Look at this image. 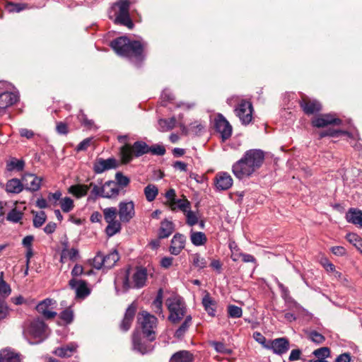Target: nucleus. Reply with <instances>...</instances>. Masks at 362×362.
I'll use <instances>...</instances> for the list:
<instances>
[{
    "label": "nucleus",
    "mask_w": 362,
    "mask_h": 362,
    "mask_svg": "<svg viewBox=\"0 0 362 362\" xmlns=\"http://www.w3.org/2000/svg\"><path fill=\"white\" fill-rule=\"evenodd\" d=\"M110 45L117 54L128 58L138 68L146 60L147 43L144 41L131 40L126 36H121L112 40Z\"/></svg>",
    "instance_id": "f257e3e1"
},
{
    "label": "nucleus",
    "mask_w": 362,
    "mask_h": 362,
    "mask_svg": "<svg viewBox=\"0 0 362 362\" xmlns=\"http://www.w3.org/2000/svg\"><path fill=\"white\" fill-rule=\"evenodd\" d=\"M264 160V153L259 149H250L232 166V172L239 180L249 177L258 170Z\"/></svg>",
    "instance_id": "f03ea898"
},
{
    "label": "nucleus",
    "mask_w": 362,
    "mask_h": 362,
    "mask_svg": "<svg viewBox=\"0 0 362 362\" xmlns=\"http://www.w3.org/2000/svg\"><path fill=\"white\" fill-rule=\"evenodd\" d=\"M137 322L140 325L141 334L149 341H153L156 339V329L158 323L157 317L146 310L139 313Z\"/></svg>",
    "instance_id": "7ed1b4c3"
},
{
    "label": "nucleus",
    "mask_w": 362,
    "mask_h": 362,
    "mask_svg": "<svg viewBox=\"0 0 362 362\" xmlns=\"http://www.w3.org/2000/svg\"><path fill=\"white\" fill-rule=\"evenodd\" d=\"M148 145L143 141H135L132 145L125 143L119 148V156L122 164L129 163L134 157L139 158L148 153Z\"/></svg>",
    "instance_id": "20e7f679"
},
{
    "label": "nucleus",
    "mask_w": 362,
    "mask_h": 362,
    "mask_svg": "<svg viewBox=\"0 0 362 362\" xmlns=\"http://www.w3.org/2000/svg\"><path fill=\"white\" fill-rule=\"evenodd\" d=\"M130 4V0H118L112 4V9L115 14V24L132 29L134 25L129 15Z\"/></svg>",
    "instance_id": "39448f33"
},
{
    "label": "nucleus",
    "mask_w": 362,
    "mask_h": 362,
    "mask_svg": "<svg viewBox=\"0 0 362 362\" xmlns=\"http://www.w3.org/2000/svg\"><path fill=\"white\" fill-rule=\"evenodd\" d=\"M129 272L130 269H127L125 271L122 281L123 288L125 290H128L132 287L134 288H141L146 286L148 276L146 268L141 266L136 267V271L132 276L133 286L131 285L129 281Z\"/></svg>",
    "instance_id": "423d86ee"
},
{
    "label": "nucleus",
    "mask_w": 362,
    "mask_h": 362,
    "mask_svg": "<svg viewBox=\"0 0 362 362\" xmlns=\"http://www.w3.org/2000/svg\"><path fill=\"white\" fill-rule=\"evenodd\" d=\"M170 315L168 320L173 324L178 323L185 315L187 308L182 298L174 297L166 300Z\"/></svg>",
    "instance_id": "0eeeda50"
},
{
    "label": "nucleus",
    "mask_w": 362,
    "mask_h": 362,
    "mask_svg": "<svg viewBox=\"0 0 362 362\" xmlns=\"http://www.w3.org/2000/svg\"><path fill=\"white\" fill-rule=\"evenodd\" d=\"M103 212L104 219L108 223L105 228L107 235L111 237L120 232L122 224L120 221L116 220L118 214L117 209L115 207H108L104 209Z\"/></svg>",
    "instance_id": "6e6552de"
},
{
    "label": "nucleus",
    "mask_w": 362,
    "mask_h": 362,
    "mask_svg": "<svg viewBox=\"0 0 362 362\" xmlns=\"http://www.w3.org/2000/svg\"><path fill=\"white\" fill-rule=\"evenodd\" d=\"M47 325L42 320L36 318L29 323L24 333L37 339V342H41L47 337Z\"/></svg>",
    "instance_id": "1a4fd4ad"
},
{
    "label": "nucleus",
    "mask_w": 362,
    "mask_h": 362,
    "mask_svg": "<svg viewBox=\"0 0 362 362\" xmlns=\"http://www.w3.org/2000/svg\"><path fill=\"white\" fill-rule=\"evenodd\" d=\"M298 104L306 115L318 114L322 110V105L318 100L310 98L304 93H300Z\"/></svg>",
    "instance_id": "9d476101"
},
{
    "label": "nucleus",
    "mask_w": 362,
    "mask_h": 362,
    "mask_svg": "<svg viewBox=\"0 0 362 362\" xmlns=\"http://www.w3.org/2000/svg\"><path fill=\"white\" fill-rule=\"evenodd\" d=\"M235 111L243 124L247 125L252 122L253 107L251 102L242 100Z\"/></svg>",
    "instance_id": "9b49d317"
},
{
    "label": "nucleus",
    "mask_w": 362,
    "mask_h": 362,
    "mask_svg": "<svg viewBox=\"0 0 362 362\" xmlns=\"http://www.w3.org/2000/svg\"><path fill=\"white\" fill-rule=\"evenodd\" d=\"M342 120L332 114H320L311 119V124L314 127L324 128L329 125L339 126Z\"/></svg>",
    "instance_id": "f8f14e48"
},
{
    "label": "nucleus",
    "mask_w": 362,
    "mask_h": 362,
    "mask_svg": "<svg viewBox=\"0 0 362 362\" xmlns=\"http://www.w3.org/2000/svg\"><path fill=\"white\" fill-rule=\"evenodd\" d=\"M215 130L220 134L223 141L228 139L233 132L232 126L223 115L218 114L214 120Z\"/></svg>",
    "instance_id": "ddd939ff"
},
{
    "label": "nucleus",
    "mask_w": 362,
    "mask_h": 362,
    "mask_svg": "<svg viewBox=\"0 0 362 362\" xmlns=\"http://www.w3.org/2000/svg\"><path fill=\"white\" fill-rule=\"evenodd\" d=\"M266 349H272L277 355L286 354L290 349V341L286 337H280L268 341Z\"/></svg>",
    "instance_id": "4468645a"
},
{
    "label": "nucleus",
    "mask_w": 362,
    "mask_h": 362,
    "mask_svg": "<svg viewBox=\"0 0 362 362\" xmlns=\"http://www.w3.org/2000/svg\"><path fill=\"white\" fill-rule=\"evenodd\" d=\"M121 223H129L135 216L134 204L132 201L120 202L117 211Z\"/></svg>",
    "instance_id": "2eb2a0df"
},
{
    "label": "nucleus",
    "mask_w": 362,
    "mask_h": 362,
    "mask_svg": "<svg viewBox=\"0 0 362 362\" xmlns=\"http://www.w3.org/2000/svg\"><path fill=\"white\" fill-rule=\"evenodd\" d=\"M117 167V163L115 158H110L103 159L97 158L93 164V170L95 174H100L105 170L115 169Z\"/></svg>",
    "instance_id": "dca6fc26"
},
{
    "label": "nucleus",
    "mask_w": 362,
    "mask_h": 362,
    "mask_svg": "<svg viewBox=\"0 0 362 362\" xmlns=\"http://www.w3.org/2000/svg\"><path fill=\"white\" fill-rule=\"evenodd\" d=\"M71 288H76V296L78 298H85L90 293V289L85 280H76L74 278L69 281Z\"/></svg>",
    "instance_id": "f3484780"
},
{
    "label": "nucleus",
    "mask_w": 362,
    "mask_h": 362,
    "mask_svg": "<svg viewBox=\"0 0 362 362\" xmlns=\"http://www.w3.org/2000/svg\"><path fill=\"white\" fill-rule=\"evenodd\" d=\"M42 180L41 177L31 173L25 174L22 178L24 189L30 192L37 191L40 188Z\"/></svg>",
    "instance_id": "a211bd4d"
},
{
    "label": "nucleus",
    "mask_w": 362,
    "mask_h": 362,
    "mask_svg": "<svg viewBox=\"0 0 362 362\" xmlns=\"http://www.w3.org/2000/svg\"><path fill=\"white\" fill-rule=\"evenodd\" d=\"M233 180L231 176L226 172L217 173L214 177V184L218 190H227L233 185Z\"/></svg>",
    "instance_id": "6ab92c4d"
},
{
    "label": "nucleus",
    "mask_w": 362,
    "mask_h": 362,
    "mask_svg": "<svg viewBox=\"0 0 362 362\" xmlns=\"http://www.w3.org/2000/svg\"><path fill=\"white\" fill-rule=\"evenodd\" d=\"M136 305L132 303L127 308L123 320H122L119 327L123 332H127L132 327V324L136 313Z\"/></svg>",
    "instance_id": "aec40b11"
},
{
    "label": "nucleus",
    "mask_w": 362,
    "mask_h": 362,
    "mask_svg": "<svg viewBox=\"0 0 362 362\" xmlns=\"http://www.w3.org/2000/svg\"><path fill=\"white\" fill-rule=\"evenodd\" d=\"M133 349L137 351L141 354H146L148 351V346L141 337V333L139 330H134L132 335Z\"/></svg>",
    "instance_id": "412c9836"
},
{
    "label": "nucleus",
    "mask_w": 362,
    "mask_h": 362,
    "mask_svg": "<svg viewBox=\"0 0 362 362\" xmlns=\"http://www.w3.org/2000/svg\"><path fill=\"white\" fill-rule=\"evenodd\" d=\"M186 238L179 233L174 235L171 240V245L169 248L170 252L173 255H178L185 248Z\"/></svg>",
    "instance_id": "4be33fe9"
},
{
    "label": "nucleus",
    "mask_w": 362,
    "mask_h": 362,
    "mask_svg": "<svg viewBox=\"0 0 362 362\" xmlns=\"http://www.w3.org/2000/svg\"><path fill=\"white\" fill-rule=\"evenodd\" d=\"M54 302L55 301L52 299L46 298L37 304L36 310L39 313L42 314L45 319H53L57 315V313L49 310V308Z\"/></svg>",
    "instance_id": "5701e85b"
},
{
    "label": "nucleus",
    "mask_w": 362,
    "mask_h": 362,
    "mask_svg": "<svg viewBox=\"0 0 362 362\" xmlns=\"http://www.w3.org/2000/svg\"><path fill=\"white\" fill-rule=\"evenodd\" d=\"M18 100V96L14 93L6 91L0 93V112L15 104Z\"/></svg>",
    "instance_id": "b1692460"
},
{
    "label": "nucleus",
    "mask_w": 362,
    "mask_h": 362,
    "mask_svg": "<svg viewBox=\"0 0 362 362\" xmlns=\"http://www.w3.org/2000/svg\"><path fill=\"white\" fill-rule=\"evenodd\" d=\"M165 204L173 211L179 209L182 212L185 213L187 209L191 208V204L185 197H184L183 199H177L176 197H174V199L165 201Z\"/></svg>",
    "instance_id": "393cba45"
},
{
    "label": "nucleus",
    "mask_w": 362,
    "mask_h": 362,
    "mask_svg": "<svg viewBox=\"0 0 362 362\" xmlns=\"http://www.w3.org/2000/svg\"><path fill=\"white\" fill-rule=\"evenodd\" d=\"M77 348V344L74 343H69L57 348L53 353L61 358H69L72 356L76 352Z\"/></svg>",
    "instance_id": "a878e982"
},
{
    "label": "nucleus",
    "mask_w": 362,
    "mask_h": 362,
    "mask_svg": "<svg viewBox=\"0 0 362 362\" xmlns=\"http://www.w3.org/2000/svg\"><path fill=\"white\" fill-rule=\"evenodd\" d=\"M194 360V354L189 351L181 350L172 355L169 362H193Z\"/></svg>",
    "instance_id": "bb28decb"
},
{
    "label": "nucleus",
    "mask_w": 362,
    "mask_h": 362,
    "mask_svg": "<svg viewBox=\"0 0 362 362\" xmlns=\"http://www.w3.org/2000/svg\"><path fill=\"white\" fill-rule=\"evenodd\" d=\"M175 230V224L167 219H164L160 223V227L158 230V237L160 239L168 238Z\"/></svg>",
    "instance_id": "cd10ccee"
},
{
    "label": "nucleus",
    "mask_w": 362,
    "mask_h": 362,
    "mask_svg": "<svg viewBox=\"0 0 362 362\" xmlns=\"http://www.w3.org/2000/svg\"><path fill=\"white\" fill-rule=\"evenodd\" d=\"M346 221L354 225L362 227V211L355 208L349 209L346 215Z\"/></svg>",
    "instance_id": "c85d7f7f"
},
{
    "label": "nucleus",
    "mask_w": 362,
    "mask_h": 362,
    "mask_svg": "<svg viewBox=\"0 0 362 362\" xmlns=\"http://www.w3.org/2000/svg\"><path fill=\"white\" fill-rule=\"evenodd\" d=\"M0 362H22L21 355L15 351L4 349L0 351Z\"/></svg>",
    "instance_id": "c756f323"
},
{
    "label": "nucleus",
    "mask_w": 362,
    "mask_h": 362,
    "mask_svg": "<svg viewBox=\"0 0 362 362\" xmlns=\"http://www.w3.org/2000/svg\"><path fill=\"white\" fill-rule=\"evenodd\" d=\"M89 189L90 186H88V185L77 184L69 187L68 192L79 199L85 197L88 194Z\"/></svg>",
    "instance_id": "7c9ffc66"
},
{
    "label": "nucleus",
    "mask_w": 362,
    "mask_h": 362,
    "mask_svg": "<svg viewBox=\"0 0 362 362\" xmlns=\"http://www.w3.org/2000/svg\"><path fill=\"white\" fill-rule=\"evenodd\" d=\"M340 135H345L350 138L352 137V134L346 130L334 129L332 128H329L327 129L321 131L318 134L319 139H321L326 136L338 137Z\"/></svg>",
    "instance_id": "2f4dec72"
},
{
    "label": "nucleus",
    "mask_w": 362,
    "mask_h": 362,
    "mask_svg": "<svg viewBox=\"0 0 362 362\" xmlns=\"http://www.w3.org/2000/svg\"><path fill=\"white\" fill-rule=\"evenodd\" d=\"M24 185L18 178H13L6 182V191L9 193L18 194L23 191Z\"/></svg>",
    "instance_id": "473e14b6"
},
{
    "label": "nucleus",
    "mask_w": 362,
    "mask_h": 362,
    "mask_svg": "<svg viewBox=\"0 0 362 362\" xmlns=\"http://www.w3.org/2000/svg\"><path fill=\"white\" fill-rule=\"evenodd\" d=\"M202 304L203 306L204 307L205 310L208 313L209 315H215L216 303L214 300L212 299L209 293H206V294L202 298Z\"/></svg>",
    "instance_id": "72a5a7b5"
},
{
    "label": "nucleus",
    "mask_w": 362,
    "mask_h": 362,
    "mask_svg": "<svg viewBox=\"0 0 362 362\" xmlns=\"http://www.w3.org/2000/svg\"><path fill=\"white\" fill-rule=\"evenodd\" d=\"M104 197L112 198L117 196L119 193V189L114 181H107L104 184Z\"/></svg>",
    "instance_id": "f704fd0d"
},
{
    "label": "nucleus",
    "mask_w": 362,
    "mask_h": 362,
    "mask_svg": "<svg viewBox=\"0 0 362 362\" xmlns=\"http://www.w3.org/2000/svg\"><path fill=\"white\" fill-rule=\"evenodd\" d=\"M119 259V255L117 250H114L107 255H103L104 267L107 269L112 268Z\"/></svg>",
    "instance_id": "c9c22d12"
},
{
    "label": "nucleus",
    "mask_w": 362,
    "mask_h": 362,
    "mask_svg": "<svg viewBox=\"0 0 362 362\" xmlns=\"http://www.w3.org/2000/svg\"><path fill=\"white\" fill-rule=\"evenodd\" d=\"M230 248L231 250L230 258L232 259L233 261L237 262L240 257H242V261L244 262H253V263L256 262V259L255 258V257L253 255H250V254L242 253V252L234 253V251L232 249L231 244H230Z\"/></svg>",
    "instance_id": "e433bc0d"
},
{
    "label": "nucleus",
    "mask_w": 362,
    "mask_h": 362,
    "mask_svg": "<svg viewBox=\"0 0 362 362\" xmlns=\"http://www.w3.org/2000/svg\"><path fill=\"white\" fill-rule=\"evenodd\" d=\"M192 324V316L191 315H187L185 317V319L184 322L182 323V325L179 327V328L176 330L175 333V337L180 339L182 338L185 333L187 332L188 328Z\"/></svg>",
    "instance_id": "4c0bfd02"
},
{
    "label": "nucleus",
    "mask_w": 362,
    "mask_h": 362,
    "mask_svg": "<svg viewBox=\"0 0 362 362\" xmlns=\"http://www.w3.org/2000/svg\"><path fill=\"white\" fill-rule=\"evenodd\" d=\"M28 8V4L25 3H13L8 1L5 5V8L10 13H19Z\"/></svg>",
    "instance_id": "58836bf2"
},
{
    "label": "nucleus",
    "mask_w": 362,
    "mask_h": 362,
    "mask_svg": "<svg viewBox=\"0 0 362 362\" xmlns=\"http://www.w3.org/2000/svg\"><path fill=\"white\" fill-rule=\"evenodd\" d=\"M190 238L192 244L196 246L203 245L207 241L206 235L202 232H192Z\"/></svg>",
    "instance_id": "ea45409f"
},
{
    "label": "nucleus",
    "mask_w": 362,
    "mask_h": 362,
    "mask_svg": "<svg viewBox=\"0 0 362 362\" xmlns=\"http://www.w3.org/2000/svg\"><path fill=\"white\" fill-rule=\"evenodd\" d=\"M176 119L175 117H171L169 119H160L158 121L160 130L161 132H167L173 129L175 127Z\"/></svg>",
    "instance_id": "a19ab883"
},
{
    "label": "nucleus",
    "mask_w": 362,
    "mask_h": 362,
    "mask_svg": "<svg viewBox=\"0 0 362 362\" xmlns=\"http://www.w3.org/2000/svg\"><path fill=\"white\" fill-rule=\"evenodd\" d=\"M158 194V189L157 187H156L153 185H151V184L148 185L144 188V194H145L146 199L148 202L153 201L156 199Z\"/></svg>",
    "instance_id": "79ce46f5"
},
{
    "label": "nucleus",
    "mask_w": 362,
    "mask_h": 362,
    "mask_svg": "<svg viewBox=\"0 0 362 362\" xmlns=\"http://www.w3.org/2000/svg\"><path fill=\"white\" fill-rule=\"evenodd\" d=\"M23 216V212L18 211L16 207L12 209L6 216V220L12 223L20 222Z\"/></svg>",
    "instance_id": "37998d69"
},
{
    "label": "nucleus",
    "mask_w": 362,
    "mask_h": 362,
    "mask_svg": "<svg viewBox=\"0 0 362 362\" xmlns=\"http://www.w3.org/2000/svg\"><path fill=\"white\" fill-rule=\"evenodd\" d=\"M7 170L8 171L17 170L22 171L25 167V162L23 160H18L15 158H12L11 161L7 163Z\"/></svg>",
    "instance_id": "c03bdc74"
},
{
    "label": "nucleus",
    "mask_w": 362,
    "mask_h": 362,
    "mask_svg": "<svg viewBox=\"0 0 362 362\" xmlns=\"http://www.w3.org/2000/svg\"><path fill=\"white\" fill-rule=\"evenodd\" d=\"M59 204L62 211L64 213H69L74 208L73 199L68 197L62 199L59 202Z\"/></svg>",
    "instance_id": "a18cd8bd"
},
{
    "label": "nucleus",
    "mask_w": 362,
    "mask_h": 362,
    "mask_svg": "<svg viewBox=\"0 0 362 362\" xmlns=\"http://www.w3.org/2000/svg\"><path fill=\"white\" fill-rule=\"evenodd\" d=\"M307 337L317 344H321L325 341V337L315 330L308 332Z\"/></svg>",
    "instance_id": "49530a36"
},
{
    "label": "nucleus",
    "mask_w": 362,
    "mask_h": 362,
    "mask_svg": "<svg viewBox=\"0 0 362 362\" xmlns=\"http://www.w3.org/2000/svg\"><path fill=\"white\" fill-rule=\"evenodd\" d=\"M162 305V289H160L156 299L152 303V308L153 311L157 314H161Z\"/></svg>",
    "instance_id": "de8ad7c7"
},
{
    "label": "nucleus",
    "mask_w": 362,
    "mask_h": 362,
    "mask_svg": "<svg viewBox=\"0 0 362 362\" xmlns=\"http://www.w3.org/2000/svg\"><path fill=\"white\" fill-rule=\"evenodd\" d=\"M192 264L195 267L204 269L206 267V261L202 257L199 253H195L191 256Z\"/></svg>",
    "instance_id": "09e8293b"
},
{
    "label": "nucleus",
    "mask_w": 362,
    "mask_h": 362,
    "mask_svg": "<svg viewBox=\"0 0 362 362\" xmlns=\"http://www.w3.org/2000/svg\"><path fill=\"white\" fill-rule=\"evenodd\" d=\"M209 344L218 353L226 354H230L232 353L231 349L226 348L223 342L211 341H209Z\"/></svg>",
    "instance_id": "8fccbe9b"
},
{
    "label": "nucleus",
    "mask_w": 362,
    "mask_h": 362,
    "mask_svg": "<svg viewBox=\"0 0 362 362\" xmlns=\"http://www.w3.org/2000/svg\"><path fill=\"white\" fill-rule=\"evenodd\" d=\"M88 186H90V188L92 187V190L90 192V196L88 197V199H90L93 196L95 197H104V185L102 187H98V185H95L93 182H90Z\"/></svg>",
    "instance_id": "3c124183"
},
{
    "label": "nucleus",
    "mask_w": 362,
    "mask_h": 362,
    "mask_svg": "<svg viewBox=\"0 0 362 362\" xmlns=\"http://www.w3.org/2000/svg\"><path fill=\"white\" fill-rule=\"evenodd\" d=\"M313 354L317 358V359L320 358H327L330 356L331 351L329 347L323 346L319 349H315Z\"/></svg>",
    "instance_id": "603ef678"
},
{
    "label": "nucleus",
    "mask_w": 362,
    "mask_h": 362,
    "mask_svg": "<svg viewBox=\"0 0 362 362\" xmlns=\"http://www.w3.org/2000/svg\"><path fill=\"white\" fill-rule=\"evenodd\" d=\"M11 291L10 286L4 280V273L0 274V294L6 297L10 295Z\"/></svg>",
    "instance_id": "864d4df0"
},
{
    "label": "nucleus",
    "mask_w": 362,
    "mask_h": 362,
    "mask_svg": "<svg viewBox=\"0 0 362 362\" xmlns=\"http://www.w3.org/2000/svg\"><path fill=\"white\" fill-rule=\"evenodd\" d=\"M347 240L352 243L362 253V239L355 233H349L346 235Z\"/></svg>",
    "instance_id": "5fc2aeb1"
},
{
    "label": "nucleus",
    "mask_w": 362,
    "mask_h": 362,
    "mask_svg": "<svg viewBox=\"0 0 362 362\" xmlns=\"http://www.w3.org/2000/svg\"><path fill=\"white\" fill-rule=\"evenodd\" d=\"M47 216L45 211H41L39 213H36L33 218V226L35 228H40L45 222Z\"/></svg>",
    "instance_id": "6e6d98bb"
},
{
    "label": "nucleus",
    "mask_w": 362,
    "mask_h": 362,
    "mask_svg": "<svg viewBox=\"0 0 362 362\" xmlns=\"http://www.w3.org/2000/svg\"><path fill=\"white\" fill-rule=\"evenodd\" d=\"M186 216V223L189 226H193L198 223L199 218L194 211H191L190 209H187V211L184 213Z\"/></svg>",
    "instance_id": "4d7b16f0"
},
{
    "label": "nucleus",
    "mask_w": 362,
    "mask_h": 362,
    "mask_svg": "<svg viewBox=\"0 0 362 362\" xmlns=\"http://www.w3.org/2000/svg\"><path fill=\"white\" fill-rule=\"evenodd\" d=\"M228 314L230 317L238 318L242 316L243 310L241 308L237 305H230L228 306Z\"/></svg>",
    "instance_id": "13d9d810"
},
{
    "label": "nucleus",
    "mask_w": 362,
    "mask_h": 362,
    "mask_svg": "<svg viewBox=\"0 0 362 362\" xmlns=\"http://www.w3.org/2000/svg\"><path fill=\"white\" fill-rule=\"evenodd\" d=\"M115 183L117 184V186L119 185L122 187H127V185H129L130 182L129 178L124 175L121 172H117L115 174Z\"/></svg>",
    "instance_id": "bf43d9fd"
},
{
    "label": "nucleus",
    "mask_w": 362,
    "mask_h": 362,
    "mask_svg": "<svg viewBox=\"0 0 362 362\" xmlns=\"http://www.w3.org/2000/svg\"><path fill=\"white\" fill-rule=\"evenodd\" d=\"M165 152V148L162 145L155 144L148 147V153H151L153 155L163 156Z\"/></svg>",
    "instance_id": "052dcab7"
},
{
    "label": "nucleus",
    "mask_w": 362,
    "mask_h": 362,
    "mask_svg": "<svg viewBox=\"0 0 362 362\" xmlns=\"http://www.w3.org/2000/svg\"><path fill=\"white\" fill-rule=\"evenodd\" d=\"M62 256L67 257L70 260L74 261L78 257V250L76 248L63 249Z\"/></svg>",
    "instance_id": "680f3d73"
},
{
    "label": "nucleus",
    "mask_w": 362,
    "mask_h": 362,
    "mask_svg": "<svg viewBox=\"0 0 362 362\" xmlns=\"http://www.w3.org/2000/svg\"><path fill=\"white\" fill-rule=\"evenodd\" d=\"M92 265L97 269H100L104 266L103 254L101 252H98L95 257L93 259Z\"/></svg>",
    "instance_id": "e2e57ef3"
},
{
    "label": "nucleus",
    "mask_w": 362,
    "mask_h": 362,
    "mask_svg": "<svg viewBox=\"0 0 362 362\" xmlns=\"http://www.w3.org/2000/svg\"><path fill=\"white\" fill-rule=\"evenodd\" d=\"M56 132L61 135H66L69 133V127L66 122H57L56 124Z\"/></svg>",
    "instance_id": "0e129e2a"
},
{
    "label": "nucleus",
    "mask_w": 362,
    "mask_h": 362,
    "mask_svg": "<svg viewBox=\"0 0 362 362\" xmlns=\"http://www.w3.org/2000/svg\"><path fill=\"white\" fill-rule=\"evenodd\" d=\"M73 312L70 309H65L60 313V318L66 324H69L73 320Z\"/></svg>",
    "instance_id": "69168bd1"
},
{
    "label": "nucleus",
    "mask_w": 362,
    "mask_h": 362,
    "mask_svg": "<svg viewBox=\"0 0 362 362\" xmlns=\"http://www.w3.org/2000/svg\"><path fill=\"white\" fill-rule=\"evenodd\" d=\"M62 192L59 190L54 193L49 192L47 197V199L49 202L53 203L54 205H57V202L62 199Z\"/></svg>",
    "instance_id": "338daca9"
},
{
    "label": "nucleus",
    "mask_w": 362,
    "mask_h": 362,
    "mask_svg": "<svg viewBox=\"0 0 362 362\" xmlns=\"http://www.w3.org/2000/svg\"><path fill=\"white\" fill-rule=\"evenodd\" d=\"M91 138H86L83 139L81 142H80L76 148V151H83L87 150V148L90 146Z\"/></svg>",
    "instance_id": "774afa93"
}]
</instances>
